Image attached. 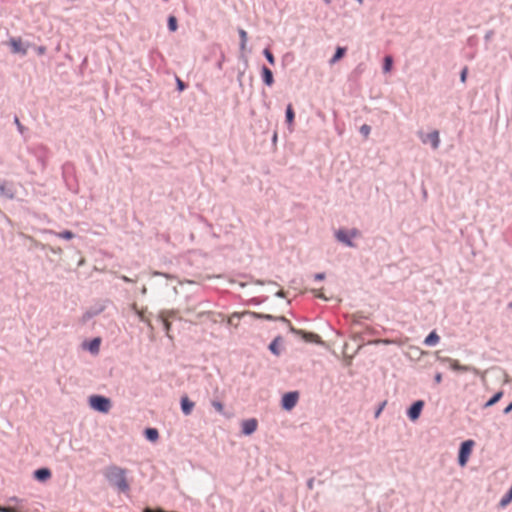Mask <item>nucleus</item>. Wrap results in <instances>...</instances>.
I'll use <instances>...</instances> for the list:
<instances>
[{
	"label": "nucleus",
	"instance_id": "c85d7f7f",
	"mask_svg": "<svg viewBox=\"0 0 512 512\" xmlns=\"http://www.w3.org/2000/svg\"><path fill=\"white\" fill-rule=\"evenodd\" d=\"M99 346H100V339L99 338L93 339L89 345L90 352L97 353L99 351Z\"/></svg>",
	"mask_w": 512,
	"mask_h": 512
},
{
	"label": "nucleus",
	"instance_id": "ddd939ff",
	"mask_svg": "<svg viewBox=\"0 0 512 512\" xmlns=\"http://www.w3.org/2000/svg\"><path fill=\"white\" fill-rule=\"evenodd\" d=\"M103 310H104V306L103 305H99L97 307H94V308H91V309L87 310L83 314V321L84 322L88 321L89 319H91V318L97 316L98 314H100Z\"/></svg>",
	"mask_w": 512,
	"mask_h": 512
},
{
	"label": "nucleus",
	"instance_id": "a211bd4d",
	"mask_svg": "<svg viewBox=\"0 0 512 512\" xmlns=\"http://www.w3.org/2000/svg\"><path fill=\"white\" fill-rule=\"evenodd\" d=\"M439 340L440 338L438 334L435 331H433L425 338L424 343L427 346H435L439 342Z\"/></svg>",
	"mask_w": 512,
	"mask_h": 512
},
{
	"label": "nucleus",
	"instance_id": "4d7b16f0",
	"mask_svg": "<svg viewBox=\"0 0 512 512\" xmlns=\"http://www.w3.org/2000/svg\"><path fill=\"white\" fill-rule=\"evenodd\" d=\"M323 1H324V2H325V4H327V5H329V4L332 2V0H323Z\"/></svg>",
	"mask_w": 512,
	"mask_h": 512
},
{
	"label": "nucleus",
	"instance_id": "a19ab883",
	"mask_svg": "<svg viewBox=\"0 0 512 512\" xmlns=\"http://www.w3.org/2000/svg\"><path fill=\"white\" fill-rule=\"evenodd\" d=\"M314 279L316 281H321V280H324L325 279V273H316L314 275Z\"/></svg>",
	"mask_w": 512,
	"mask_h": 512
},
{
	"label": "nucleus",
	"instance_id": "0e129e2a",
	"mask_svg": "<svg viewBox=\"0 0 512 512\" xmlns=\"http://www.w3.org/2000/svg\"><path fill=\"white\" fill-rule=\"evenodd\" d=\"M261 512H265V511L262 510Z\"/></svg>",
	"mask_w": 512,
	"mask_h": 512
},
{
	"label": "nucleus",
	"instance_id": "bf43d9fd",
	"mask_svg": "<svg viewBox=\"0 0 512 512\" xmlns=\"http://www.w3.org/2000/svg\"><path fill=\"white\" fill-rule=\"evenodd\" d=\"M10 500L13 502H18V499L16 497L11 498Z\"/></svg>",
	"mask_w": 512,
	"mask_h": 512
},
{
	"label": "nucleus",
	"instance_id": "13d9d810",
	"mask_svg": "<svg viewBox=\"0 0 512 512\" xmlns=\"http://www.w3.org/2000/svg\"><path fill=\"white\" fill-rule=\"evenodd\" d=\"M186 283H188V284H194L195 282H194V281H192V280H186Z\"/></svg>",
	"mask_w": 512,
	"mask_h": 512
},
{
	"label": "nucleus",
	"instance_id": "4be33fe9",
	"mask_svg": "<svg viewBox=\"0 0 512 512\" xmlns=\"http://www.w3.org/2000/svg\"><path fill=\"white\" fill-rule=\"evenodd\" d=\"M248 314L256 319H264V320H269V321L277 319V317H275L271 314H262V313H257V312H248Z\"/></svg>",
	"mask_w": 512,
	"mask_h": 512
},
{
	"label": "nucleus",
	"instance_id": "f257e3e1",
	"mask_svg": "<svg viewBox=\"0 0 512 512\" xmlns=\"http://www.w3.org/2000/svg\"><path fill=\"white\" fill-rule=\"evenodd\" d=\"M127 471L116 465L108 466L104 471V477L108 483L120 492H127L129 484L126 479Z\"/></svg>",
	"mask_w": 512,
	"mask_h": 512
},
{
	"label": "nucleus",
	"instance_id": "58836bf2",
	"mask_svg": "<svg viewBox=\"0 0 512 512\" xmlns=\"http://www.w3.org/2000/svg\"><path fill=\"white\" fill-rule=\"evenodd\" d=\"M36 52L38 55H44L46 53V47L38 46V47H36Z\"/></svg>",
	"mask_w": 512,
	"mask_h": 512
},
{
	"label": "nucleus",
	"instance_id": "f8f14e48",
	"mask_svg": "<svg viewBox=\"0 0 512 512\" xmlns=\"http://www.w3.org/2000/svg\"><path fill=\"white\" fill-rule=\"evenodd\" d=\"M194 402L189 400L187 396H184L181 398V410L184 415L188 416L191 414L193 408H194Z\"/></svg>",
	"mask_w": 512,
	"mask_h": 512
},
{
	"label": "nucleus",
	"instance_id": "603ef678",
	"mask_svg": "<svg viewBox=\"0 0 512 512\" xmlns=\"http://www.w3.org/2000/svg\"><path fill=\"white\" fill-rule=\"evenodd\" d=\"M5 512H17L14 508L7 507Z\"/></svg>",
	"mask_w": 512,
	"mask_h": 512
},
{
	"label": "nucleus",
	"instance_id": "7ed1b4c3",
	"mask_svg": "<svg viewBox=\"0 0 512 512\" xmlns=\"http://www.w3.org/2000/svg\"><path fill=\"white\" fill-rule=\"evenodd\" d=\"M359 231L356 228H353L349 231L344 229H339L335 232V238L340 243L344 244L347 247L354 248L355 243L352 241L353 238L359 236Z\"/></svg>",
	"mask_w": 512,
	"mask_h": 512
},
{
	"label": "nucleus",
	"instance_id": "e433bc0d",
	"mask_svg": "<svg viewBox=\"0 0 512 512\" xmlns=\"http://www.w3.org/2000/svg\"><path fill=\"white\" fill-rule=\"evenodd\" d=\"M153 276H163L165 277L166 279H174L175 277L171 274H167V273H163V272H159V271H154L152 273Z\"/></svg>",
	"mask_w": 512,
	"mask_h": 512
},
{
	"label": "nucleus",
	"instance_id": "79ce46f5",
	"mask_svg": "<svg viewBox=\"0 0 512 512\" xmlns=\"http://www.w3.org/2000/svg\"><path fill=\"white\" fill-rule=\"evenodd\" d=\"M435 383L439 384L442 381V374L440 372H437L434 376Z\"/></svg>",
	"mask_w": 512,
	"mask_h": 512
},
{
	"label": "nucleus",
	"instance_id": "864d4df0",
	"mask_svg": "<svg viewBox=\"0 0 512 512\" xmlns=\"http://www.w3.org/2000/svg\"><path fill=\"white\" fill-rule=\"evenodd\" d=\"M141 293H142L143 295H145V294L147 293V289H146V287H145V286L142 288Z\"/></svg>",
	"mask_w": 512,
	"mask_h": 512
},
{
	"label": "nucleus",
	"instance_id": "c756f323",
	"mask_svg": "<svg viewBox=\"0 0 512 512\" xmlns=\"http://www.w3.org/2000/svg\"><path fill=\"white\" fill-rule=\"evenodd\" d=\"M168 29L171 31V32H174L177 30V19L175 16H169L168 17Z\"/></svg>",
	"mask_w": 512,
	"mask_h": 512
},
{
	"label": "nucleus",
	"instance_id": "4c0bfd02",
	"mask_svg": "<svg viewBox=\"0 0 512 512\" xmlns=\"http://www.w3.org/2000/svg\"><path fill=\"white\" fill-rule=\"evenodd\" d=\"M467 74H468V68L464 67L460 73V80L462 83L466 82Z\"/></svg>",
	"mask_w": 512,
	"mask_h": 512
},
{
	"label": "nucleus",
	"instance_id": "a878e982",
	"mask_svg": "<svg viewBox=\"0 0 512 512\" xmlns=\"http://www.w3.org/2000/svg\"><path fill=\"white\" fill-rule=\"evenodd\" d=\"M275 321H280V322H283L285 324H287L288 328H289V331L291 333H294V334H299L300 333V330L294 328L291 323L289 322L288 319H286L284 316H279L277 317V319H275Z\"/></svg>",
	"mask_w": 512,
	"mask_h": 512
},
{
	"label": "nucleus",
	"instance_id": "2eb2a0df",
	"mask_svg": "<svg viewBox=\"0 0 512 512\" xmlns=\"http://www.w3.org/2000/svg\"><path fill=\"white\" fill-rule=\"evenodd\" d=\"M50 476H51V472L48 468L37 469L34 472V477L39 481H45V480L49 479Z\"/></svg>",
	"mask_w": 512,
	"mask_h": 512
},
{
	"label": "nucleus",
	"instance_id": "72a5a7b5",
	"mask_svg": "<svg viewBox=\"0 0 512 512\" xmlns=\"http://www.w3.org/2000/svg\"><path fill=\"white\" fill-rule=\"evenodd\" d=\"M263 55L265 56V58L267 59V61L271 64V65H274L275 64V59H274V56L273 54L271 53V51L269 49H264L263 51Z\"/></svg>",
	"mask_w": 512,
	"mask_h": 512
},
{
	"label": "nucleus",
	"instance_id": "bb28decb",
	"mask_svg": "<svg viewBox=\"0 0 512 512\" xmlns=\"http://www.w3.org/2000/svg\"><path fill=\"white\" fill-rule=\"evenodd\" d=\"M281 340V337L278 336L276 337L269 345V350L275 354V355H279L280 354V351L278 349V343L279 341Z\"/></svg>",
	"mask_w": 512,
	"mask_h": 512
},
{
	"label": "nucleus",
	"instance_id": "39448f33",
	"mask_svg": "<svg viewBox=\"0 0 512 512\" xmlns=\"http://www.w3.org/2000/svg\"><path fill=\"white\" fill-rule=\"evenodd\" d=\"M473 445H474V442L472 440L464 441L461 444L460 449H459V455H458V463L460 466L466 465Z\"/></svg>",
	"mask_w": 512,
	"mask_h": 512
},
{
	"label": "nucleus",
	"instance_id": "c9c22d12",
	"mask_svg": "<svg viewBox=\"0 0 512 512\" xmlns=\"http://www.w3.org/2000/svg\"><path fill=\"white\" fill-rule=\"evenodd\" d=\"M14 123H15L19 133L23 134L24 130H25V127L21 124V122H20V120H19V118L17 116L14 117Z\"/></svg>",
	"mask_w": 512,
	"mask_h": 512
},
{
	"label": "nucleus",
	"instance_id": "4468645a",
	"mask_svg": "<svg viewBox=\"0 0 512 512\" xmlns=\"http://www.w3.org/2000/svg\"><path fill=\"white\" fill-rule=\"evenodd\" d=\"M14 189L12 187V185H8L6 183H0V195L6 197V198H9V199H12L14 198Z\"/></svg>",
	"mask_w": 512,
	"mask_h": 512
},
{
	"label": "nucleus",
	"instance_id": "ea45409f",
	"mask_svg": "<svg viewBox=\"0 0 512 512\" xmlns=\"http://www.w3.org/2000/svg\"><path fill=\"white\" fill-rule=\"evenodd\" d=\"M314 482H315V479H314V478H309V479L307 480V483H306V484H307V488H308L309 490H312V489L314 488Z\"/></svg>",
	"mask_w": 512,
	"mask_h": 512
},
{
	"label": "nucleus",
	"instance_id": "b1692460",
	"mask_svg": "<svg viewBox=\"0 0 512 512\" xmlns=\"http://www.w3.org/2000/svg\"><path fill=\"white\" fill-rule=\"evenodd\" d=\"M294 111H293V108H292V105L289 104L286 108V112H285V118H286V122L287 124L290 126L292 125L293 121H294Z\"/></svg>",
	"mask_w": 512,
	"mask_h": 512
},
{
	"label": "nucleus",
	"instance_id": "423d86ee",
	"mask_svg": "<svg viewBox=\"0 0 512 512\" xmlns=\"http://www.w3.org/2000/svg\"><path fill=\"white\" fill-rule=\"evenodd\" d=\"M299 395L298 392H288L282 397L281 405L285 410H291L297 404Z\"/></svg>",
	"mask_w": 512,
	"mask_h": 512
},
{
	"label": "nucleus",
	"instance_id": "3c124183",
	"mask_svg": "<svg viewBox=\"0 0 512 512\" xmlns=\"http://www.w3.org/2000/svg\"><path fill=\"white\" fill-rule=\"evenodd\" d=\"M316 296H317L318 298H321V299L326 300V297H325L323 294H321V293H317V294H316Z\"/></svg>",
	"mask_w": 512,
	"mask_h": 512
},
{
	"label": "nucleus",
	"instance_id": "5fc2aeb1",
	"mask_svg": "<svg viewBox=\"0 0 512 512\" xmlns=\"http://www.w3.org/2000/svg\"><path fill=\"white\" fill-rule=\"evenodd\" d=\"M256 284H258V285H263V284H264V282H263V281H261V280H257V281H256Z\"/></svg>",
	"mask_w": 512,
	"mask_h": 512
},
{
	"label": "nucleus",
	"instance_id": "6e6552de",
	"mask_svg": "<svg viewBox=\"0 0 512 512\" xmlns=\"http://www.w3.org/2000/svg\"><path fill=\"white\" fill-rule=\"evenodd\" d=\"M423 406L424 402L421 400L414 402L407 411V416L409 419L412 421L417 420L420 416Z\"/></svg>",
	"mask_w": 512,
	"mask_h": 512
},
{
	"label": "nucleus",
	"instance_id": "aec40b11",
	"mask_svg": "<svg viewBox=\"0 0 512 512\" xmlns=\"http://www.w3.org/2000/svg\"><path fill=\"white\" fill-rule=\"evenodd\" d=\"M345 48L343 47H337L336 51H335V54L333 55V57L330 59L329 63L330 64H335L338 60H340L344 54H345Z\"/></svg>",
	"mask_w": 512,
	"mask_h": 512
},
{
	"label": "nucleus",
	"instance_id": "a18cd8bd",
	"mask_svg": "<svg viewBox=\"0 0 512 512\" xmlns=\"http://www.w3.org/2000/svg\"><path fill=\"white\" fill-rule=\"evenodd\" d=\"M512 411V402L504 409L503 413L508 414Z\"/></svg>",
	"mask_w": 512,
	"mask_h": 512
},
{
	"label": "nucleus",
	"instance_id": "f03ea898",
	"mask_svg": "<svg viewBox=\"0 0 512 512\" xmlns=\"http://www.w3.org/2000/svg\"><path fill=\"white\" fill-rule=\"evenodd\" d=\"M90 407L100 413H108L112 407L111 400L102 395H91L89 397Z\"/></svg>",
	"mask_w": 512,
	"mask_h": 512
},
{
	"label": "nucleus",
	"instance_id": "473e14b6",
	"mask_svg": "<svg viewBox=\"0 0 512 512\" xmlns=\"http://www.w3.org/2000/svg\"><path fill=\"white\" fill-rule=\"evenodd\" d=\"M211 405L218 413H224V405L220 401L212 400Z\"/></svg>",
	"mask_w": 512,
	"mask_h": 512
},
{
	"label": "nucleus",
	"instance_id": "20e7f679",
	"mask_svg": "<svg viewBox=\"0 0 512 512\" xmlns=\"http://www.w3.org/2000/svg\"><path fill=\"white\" fill-rule=\"evenodd\" d=\"M13 54L25 56L27 54L29 43H24L20 37H11L8 41Z\"/></svg>",
	"mask_w": 512,
	"mask_h": 512
},
{
	"label": "nucleus",
	"instance_id": "5701e85b",
	"mask_svg": "<svg viewBox=\"0 0 512 512\" xmlns=\"http://www.w3.org/2000/svg\"><path fill=\"white\" fill-rule=\"evenodd\" d=\"M158 319L162 322L163 329L165 330L166 334L168 335L169 330L171 328V324L168 321V319H166L165 313L164 312H160L159 315H158Z\"/></svg>",
	"mask_w": 512,
	"mask_h": 512
},
{
	"label": "nucleus",
	"instance_id": "393cba45",
	"mask_svg": "<svg viewBox=\"0 0 512 512\" xmlns=\"http://www.w3.org/2000/svg\"><path fill=\"white\" fill-rule=\"evenodd\" d=\"M512 501V491L508 490V492L501 498L499 502V506L501 508L506 507Z\"/></svg>",
	"mask_w": 512,
	"mask_h": 512
},
{
	"label": "nucleus",
	"instance_id": "052dcab7",
	"mask_svg": "<svg viewBox=\"0 0 512 512\" xmlns=\"http://www.w3.org/2000/svg\"><path fill=\"white\" fill-rule=\"evenodd\" d=\"M360 5L363 4L364 0H356Z\"/></svg>",
	"mask_w": 512,
	"mask_h": 512
},
{
	"label": "nucleus",
	"instance_id": "6e6d98bb",
	"mask_svg": "<svg viewBox=\"0 0 512 512\" xmlns=\"http://www.w3.org/2000/svg\"><path fill=\"white\" fill-rule=\"evenodd\" d=\"M7 507H0V512H5Z\"/></svg>",
	"mask_w": 512,
	"mask_h": 512
},
{
	"label": "nucleus",
	"instance_id": "6ab92c4d",
	"mask_svg": "<svg viewBox=\"0 0 512 512\" xmlns=\"http://www.w3.org/2000/svg\"><path fill=\"white\" fill-rule=\"evenodd\" d=\"M238 34H239V37H240V50L241 51H244L245 48H246V44H247V32L242 29V28H239L238 29Z\"/></svg>",
	"mask_w": 512,
	"mask_h": 512
},
{
	"label": "nucleus",
	"instance_id": "f3484780",
	"mask_svg": "<svg viewBox=\"0 0 512 512\" xmlns=\"http://www.w3.org/2000/svg\"><path fill=\"white\" fill-rule=\"evenodd\" d=\"M144 433H145L146 439L151 442H155L159 438L158 430L155 428H147Z\"/></svg>",
	"mask_w": 512,
	"mask_h": 512
},
{
	"label": "nucleus",
	"instance_id": "cd10ccee",
	"mask_svg": "<svg viewBox=\"0 0 512 512\" xmlns=\"http://www.w3.org/2000/svg\"><path fill=\"white\" fill-rule=\"evenodd\" d=\"M393 65V59L391 56H386L383 63V72L388 73L391 71Z\"/></svg>",
	"mask_w": 512,
	"mask_h": 512
},
{
	"label": "nucleus",
	"instance_id": "7c9ffc66",
	"mask_svg": "<svg viewBox=\"0 0 512 512\" xmlns=\"http://www.w3.org/2000/svg\"><path fill=\"white\" fill-rule=\"evenodd\" d=\"M298 335H302V337L305 340H307V341H316V339L319 338V336L314 334V333H307V332H304V331H301V330H300V333Z\"/></svg>",
	"mask_w": 512,
	"mask_h": 512
},
{
	"label": "nucleus",
	"instance_id": "1a4fd4ad",
	"mask_svg": "<svg viewBox=\"0 0 512 512\" xmlns=\"http://www.w3.org/2000/svg\"><path fill=\"white\" fill-rule=\"evenodd\" d=\"M258 426V422L255 418L244 420L241 424L242 433L246 436L253 434Z\"/></svg>",
	"mask_w": 512,
	"mask_h": 512
},
{
	"label": "nucleus",
	"instance_id": "0eeeda50",
	"mask_svg": "<svg viewBox=\"0 0 512 512\" xmlns=\"http://www.w3.org/2000/svg\"><path fill=\"white\" fill-rule=\"evenodd\" d=\"M421 140L423 143L429 142L434 150L438 149L440 146V136L437 130H434L425 136H421Z\"/></svg>",
	"mask_w": 512,
	"mask_h": 512
},
{
	"label": "nucleus",
	"instance_id": "412c9836",
	"mask_svg": "<svg viewBox=\"0 0 512 512\" xmlns=\"http://www.w3.org/2000/svg\"><path fill=\"white\" fill-rule=\"evenodd\" d=\"M503 396V392L499 391L496 394H494L485 404L484 407L488 408L496 404Z\"/></svg>",
	"mask_w": 512,
	"mask_h": 512
},
{
	"label": "nucleus",
	"instance_id": "9b49d317",
	"mask_svg": "<svg viewBox=\"0 0 512 512\" xmlns=\"http://www.w3.org/2000/svg\"><path fill=\"white\" fill-rule=\"evenodd\" d=\"M261 76H262V80L265 85H267L269 87L273 85V83H274L273 73L268 67L262 66Z\"/></svg>",
	"mask_w": 512,
	"mask_h": 512
},
{
	"label": "nucleus",
	"instance_id": "dca6fc26",
	"mask_svg": "<svg viewBox=\"0 0 512 512\" xmlns=\"http://www.w3.org/2000/svg\"><path fill=\"white\" fill-rule=\"evenodd\" d=\"M44 233L55 235L58 238H62V239H66V240H70L74 237V234L69 230H65L62 232H54L52 230H44Z\"/></svg>",
	"mask_w": 512,
	"mask_h": 512
},
{
	"label": "nucleus",
	"instance_id": "e2e57ef3",
	"mask_svg": "<svg viewBox=\"0 0 512 512\" xmlns=\"http://www.w3.org/2000/svg\"><path fill=\"white\" fill-rule=\"evenodd\" d=\"M422 196L426 197L427 196V192L424 190V192L422 193Z\"/></svg>",
	"mask_w": 512,
	"mask_h": 512
},
{
	"label": "nucleus",
	"instance_id": "8fccbe9b",
	"mask_svg": "<svg viewBox=\"0 0 512 512\" xmlns=\"http://www.w3.org/2000/svg\"><path fill=\"white\" fill-rule=\"evenodd\" d=\"M277 297H284V292L283 291H278L276 292L275 294Z\"/></svg>",
	"mask_w": 512,
	"mask_h": 512
},
{
	"label": "nucleus",
	"instance_id": "37998d69",
	"mask_svg": "<svg viewBox=\"0 0 512 512\" xmlns=\"http://www.w3.org/2000/svg\"><path fill=\"white\" fill-rule=\"evenodd\" d=\"M177 87L179 91H182L185 89V84L180 79H177Z\"/></svg>",
	"mask_w": 512,
	"mask_h": 512
},
{
	"label": "nucleus",
	"instance_id": "f704fd0d",
	"mask_svg": "<svg viewBox=\"0 0 512 512\" xmlns=\"http://www.w3.org/2000/svg\"><path fill=\"white\" fill-rule=\"evenodd\" d=\"M371 132V128L369 125L367 124H363L361 127H360V133L365 136V137H368L369 134Z\"/></svg>",
	"mask_w": 512,
	"mask_h": 512
},
{
	"label": "nucleus",
	"instance_id": "9d476101",
	"mask_svg": "<svg viewBox=\"0 0 512 512\" xmlns=\"http://www.w3.org/2000/svg\"><path fill=\"white\" fill-rule=\"evenodd\" d=\"M443 361L448 362L450 364V368L454 371H461V372H470L475 371L474 368L466 365H461L457 360L451 359V358H444Z\"/></svg>",
	"mask_w": 512,
	"mask_h": 512
},
{
	"label": "nucleus",
	"instance_id": "2f4dec72",
	"mask_svg": "<svg viewBox=\"0 0 512 512\" xmlns=\"http://www.w3.org/2000/svg\"><path fill=\"white\" fill-rule=\"evenodd\" d=\"M132 309L141 322L147 323L150 326V322L145 318L142 311L138 310L135 305L132 306Z\"/></svg>",
	"mask_w": 512,
	"mask_h": 512
},
{
	"label": "nucleus",
	"instance_id": "de8ad7c7",
	"mask_svg": "<svg viewBox=\"0 0 512 512\" xmlns=\"http://www.w3.org/2000/svg\"><path fill=\"white\" fill-rule=\"evenodd\" d=\"M493 36V31H488L486 34H485V40L488 41L492 38Z\"/></svg>",
	"mask_w": 512,
	"mask_h": 512
},
{
	"label": "nucleus",
	"instance_id": "49530a36",
	"mask_svg": "<svg viewBox=\"0 0 512 512\" xmlns=\"http://www.w3.org/2000/svg\"><path fill=\"white\" fill-rule=\"evenodd\" d=\"M120 278H121V280H123V281H124V282H126V283H131V282H133V280H132V279H130L129 277H127V276H125V275H122Z\"/></svg>",
	"mask_w": 512,
	"mask_h": 512
},
{
	"label": "nucleus",
	"instance_id": "09e8293b",
	"mask_svg": "<svg viewBox=\"0 0 512 512\" xmlns=\"http://www.w3.org/2000/svg\"><path fill=\"white\" fill-rule=\"evenodd\" d=\"M163 312H164V313H165V315H166V319H167L168 317H173V316H174V311H163Z\"/></svg>",
	"mask_w": 512,
	"mask_h": 512
},
{
	"label": "nucleus",
	"instance_id": "680f3d73",
	"mask_svg": "<svg viewBox=\"0 0 512 512\" xmlns=\"http://www.w3.org/2000/svg\"><path fill=\"white\" fill-rule=\"evenodd\" d=\"M508 308L512 309V301L510 303H508Z\"/></svg>",
	"mask_w": 512,
	"mask_h": 512
},
{
	"label": "nucleus",
	"instance_id": "c03bdc74",
	"mask_svg": "<svg viewBox=\"0 0 512 512\" xmlns=\"http://www.w3.org/2000/svg\"><path fill=\"white\" fill-rule=\"evenodd\" d=\"M386 402H383L382 405L378 408V410L375 412V417H378L385 406Z\"/></svg>",
	"mask_w": 512,
	"mask_h": 512
}]
</instances>
